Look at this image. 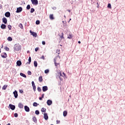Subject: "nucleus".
Returning a JSON list of instances; mask_svg holds the SVG:
<instances>
[{
    "instance_id": "9b49d317",
    "label": "nucleus",
    "mask_w": 125,
    "mask_h": 125,
    "mask_svg": "<svg viewBox=\"0 0 125 125\" xmlns=\"http://www.w3.org/2000/svg\"><path fill=\"white\" fill-rule=\"evenodd\" d=\"M18 107H19V108H20V109H23V108L24 107V105H23V104H22V103H20L18 104Z\"/></svg>"
},
{
    "instance_id": "5701e85b",
    "label": "nucleus",
    "mask_w": 125,
    "mask_h": 125,
    "mask_svg": "<svg viewBox=\"0 0 125 125\" xmlns=\"http://www.w3.org/2000/svg\"><path fill=\"white\" fill-rule=\"evenodd\" d=\"M38 105H40V104L36 103V102H34L33 104V105L34 106V107H37L38 106Z\"/></svg>"
},
{
    "instance_id": "f8f14e48",
    "label": "nucleus",
    "mask_w": 125,
    "mask_h": 125,
    "mask_svg": "<svg viewBox=\"0 0 125 125\" xmlns=\"http://www.w3.org/2000/svg\"><path fill=\"white\" fill-rule=\"evenodd\" d=\"M51 104H52V101L50 100H48L47 101V104L48 105V106H50Z\"/></svg>"
},
{
    "instance_id": "72a5a7b5",
    "label": "nucleus",
    "mask_w": 125,
    "mask_h": 125,
    "mask_svg": "<svg viewBox=\"0 0 125 125\" xmlns=\"http://www.w3.org/2000/svg\"><path fill=\"white\" fill-rule=\"evenodd\" d=\"M107 8H112V5H111V3H108L107 5Z\"/></svg>"
},
{
    "instance_id": "4be33fe9",
    "label": "nucleus",
    "mask_w": 125,
    "mask_h": 125,
    "mask_svg": "<svg viewBox=\"0 0 125 125\" xmlns=\"http://www.w3.org/2000/svg\"><path fill=\"white\" fill-rule=\"evenodd\" d=\"M39 81L40 82V83H42V76L39 77Z\"/></svg>"
},
{
    "instance_id": "7ed1b4c3",
    "label": "nucleus",
    "mask_w": 125,
    "mask_h": 125,
    "mask_svg": "<svg viewBox=\"0 0 125 125\" xmlns=\"http://www.w3.org/2000/svg\"><path fill=\"white\" fill-rule=\"evenodd\" d=\"M31 2L32 4H34L35 5H37L39 3V1L38 0H31Z\"/></svg>"
},
{
    "instance_id": "bf43d9fd",
    "label": "nucleus",
    "mask_w": 125,
    "mask_h": 125,
    "mask_svg": "<svg viewBox=\"0 0 125 125\" xmlns=\"http://www.w3.org/2000/svg\"><path fill=\"white\" fill-rule=\"evenodd\" d=\"M31 113H32V114H34V111H32Z\"/></svg>"
},
{
    "instance_id": "37998d69",
    "label": "nucleus",
    "mask_w": 125,
    "mask_h": 125,
    "mask_svg": "<svg viewBox=\"0 0 125 125\" xmlns=\"http://www.w3.org/2000/svg\"><path fill=\"white\" fill-rule=\"evenodd\" d=\"M32 83V86H36V85L35 84V82H34V81H32V83Z\"/></svg>"
},
{
    "instance_id": "1a4fd4ad",
    "label": "nucleus",
    "mask_w": 125,
    "mask_h": 125,
    "mask_svg": "<svg viewBox=\"0 0 125 125\" xmlns=\"http://www.w3.org/2000/svg\"><path fill=\"white\" fill-rule=\"evenodd\" d=\"M30 33L32 35V36L35 37V38H37V33L33 32L32 30L30 31Z\"/></svg>"
},
{
    "instance_id": "6ab92c4d",
    "label": "nucleus",
    "mask_w": 125,
    "mask_h": 125,
    "mask_svg": "<svg viewBox=\"0 0 125 125\" xmlns=\"http://www.w3.org/2000/svg\"><path fill=\"white\" fill-rule=\"evenodd\" d=\"M49 18H50V20H53L54 19V17H53V14H50L49 15Z\"/></svg>"
},
{
    "instance_id": "5fc2aeb1",
    "label": "nucleus",
    "mask_w": 125,
    "mask_h": 125,
    "mask_svg": "<svg viewBox=\"0 0 125 125\" xmlns=\"http://www.w3.org/2000/svg\"><path fill=\"white\" fill-rule=\"evenodd\" d=\"M2 8V5L0 4V9H1Z\"/></svg>"
},
{
    "instance_id": "cd10ccee",
    "label": "nucleus",
    "mask_w": 125,
    "mask_h": 125,
    "mask_svg": "<svg viewBox=\"0 0 125 125\" xmlns=\"http://www.w3.org/2000/svg\"><path fill=\"white\" fill-rule=\"evenodd\" d=\"M35 12V9L34 8H32L30 10V13H34Z\"/></svg>"
},
{
    "instance_id": "dca6fc26",
    "label": "nucleus",
    "mask_w": 125,
    "mask_h": 125,
    "mask_svg": "<svg viewBox=\"0 0 125 125\" xmlns=\"http://www.w3.org/2000/svg\"><path fill=\"white\" fill-rule=\"evenodd\" d=\"M17 66H21V65H22V62H21V61H17Z\"/></svg>"
},
{
    "instance_id": "e2e57ef3",
    "label": "nucleus",
    "mask_w": 125,
    "mask_h": 125,
    "mask_svg": "<svg viewBox=\"0 0 125 125\" xmlns=\"http://www.w3.org/2000/svg\"><path fill=\"white\" fill-rule=\"evenodd\" d=\"M97 5H99V4L98 3V2L97 3Z\"/></svg>"
},
{
    "instance_id": "8fccbe9b",
    "label": "nucleus",
    "mask_w": 125,
    "mask_h": 125,
    "mask_svg": "<svg viewBox=\"0 0 125 125\" xmlns=\"http://www.w3.org/2000/svg\"><path fill=\"white\" fill-rule=\"evenodd\" d=\"M42 44H43V45H44L45 44V42L42 41Z\"/></svg>"
},
{
    "instance_id": "de8ad7c7",
    "label": "nucleus",
    "mask_w": 125,
    "mask_h": 125,
    "mask_svg": "<svg viewBox=\"0 0 125 125\" xmlns=\"http://www.w3.org/2000/svg\"><path fill=\"white\" fill-rule=\"evenodd\" d=\"M41 59H43V60H44L45 59L44 58V56L42 55V57L41 58Z\"/></svg>"
},
{
    "instance_id": "6e6d98bb",
    "label": "nucleus",
    "mask_w": 125,
    "mask_h": 125,
    "mask_svg": "<svg viewBox=\"0 0 125 125\" xmlns=\"http://www.w3.org/2000/svg\"><path fill=\"white\" fill-rule=\"evenodd\" d=\"M67 11H68V12H71V10H67Z\"/></svg>"
},
{
    "instance_id": "393cba45",
    "label": "nucleus",
    "mask_w": 125,
    "mask_h": 125,
    "mask_svg": "<svg viewBox=\"0 0 125 125\" xmlns=\"http://www.w3.org/2000/svg\"><path fill=\"white\" fill-rule=\"evenodd\" d=\"M34 65L35 67H38V62H37V61H35L34 62Z\"/></svg>"
},
{
    "instance_id": "c9c22d12",
    "label": "nucleus",
    "mask_w": 125,
    "mask_h": 125,
    "mask_svg": "<svg viewBox=\"0 0 125 125\" xmlns=\"http://www.w3.org/2000/svg\"><path fill=\"white\" fill-rule=\"evenodd\" d=\"M35 114H36V115H40V111L38 110H36Z\"/></svg>"
},
{
    "instance_id": "a878e982",
    "label": "nucleus",
    "mask_w": 125,
    "mask_h": 125,
    "mask_svg": "<svg viewBox=\"0 0 125 125\" xmlns=\"http://www.w3.org/2000/svg\"><path fill=\"white\" fill-rule=\"evenodd\" d=\"M46 111V109H45V108H43V107H42V109H41V111H42V112H43V113H45Z\"/></svg>"
},
{
    "instance_id": "a18cd8bd",
    "label": "nucleus",
    "mask_w": 125,
    "mask_h": 125,
    "mask_svg": "<svg viewBox=\"0 0 125 125\" xmlns=\"http://www.w3.org/2000/svg\"><path fill=\"white\" fill-rule=\"evenodd\" d=\"M32 87L34 91H36V86H33Z\"/></svg>"
},
{
    "instance_id": "09e8293b",
    "label": "nucleus",
    "mask_w": 125,
    "mask_h": 125,
    "mask_svg": "<svg viewBox=\"0 0 125 125\" xmlns=\"http://www.w3.org/2000/svg\"><path fill=\"white\" fill-rule=\"evenodd\" d=\"M38 50H39V47H36L35 49V51L37 52V51H38Z\"/></svg>"
},
{
    "instance_id": "39448f33",
    "label": "nucleus",
    "mask_w": 125,
    "mask_h": 125,
    "mask_svg": "<svg viewBox=\"0 0 125 125\" xmlns=\"http://www.w3.org/2000/svg\"><path fill=\"white\" fill-rule=\"evenodd\" d=\"M42 90L43 92H45V91H47V90H48V87L47 86H43L42 87Z\"/></svg>"
},
{
    "instance_id": "0e129e2a",
    "label": "nucleus",
    "mask_w": 125,
    "mask_h": 125,
    "mask_svg": "<svg viewBox=\"0 0 125 125\" xmlns=\"http://www.w3.org/2000/svg\"><path fill=\"white\" fill-rule=\"evenodd\" d=\"M63 74L65 76V73L63 72Z\"/></svg>"
},
{
    "instance_id": "f3484780",
    "label": "nucleus",
    "mask_w": 125,
    "mask_h": 125,
    "mask_svg": "<svg viewBox=\"0 0 125 125\" xmlns=\"http://www.w3.org/2000/svg\"><path fill=\"white\" fill-rule=\"evenodd\" d=\"M4 55H1V56L2 58H6L7 57V54H6V53H3Z\"/></svg>"
},
{
    "instance_id": "7c9ffc66",
    "label": "nucleus",
    "mask_w": 125,
    "mask_h": 125,
    "mask_svg": "<svg viewBox=\"0 0 125 125\" xmlns=\"http://www.w3.org/2000/svg\"><path fill=\"white\" fill-rule=\"evenodd\" d=\"M44 73H45V74H48V73H49V69H47L45 70Z\"/></svg>"
},
{
    "instance_id": "f257e3e1",
    "label": "nucleus",
    "mask_w": 125,
    "mask_h": 125,
    "mask_svg": "<svg viewBox=\"0 0 125 125\" xmlns=\"http://www.w3.org/2000/svg\"><path fill=\"white\" fill-rule=\"evenodd\" d=\"M14 47L16 51H19V50H21V45L20 44H15Z\"/></svg>"
},
{
    "instance_id": "a19ab883",
    "label": "nucleus",
    "mask_w": 125,
    "mask_h": 125,
    "mask_svg": "<svg viewBox=\"0 0 125 125\" xmlns=\"http://www.w3.org/2000/svg\"><path fill=\"white\" fill-rule=\"evenodd\" d=\"M27 74L28 75H29V76H31V75H32V72H31V71H28L27 72Z\"/></svg>"
},
{
    "instance_id": "774afa93",
    "label": "nucleus",
    "mask_w": 125,
    "mask_h": 125,
    "mask_svg": "<svg viewBox=\"0 0 125 125\" xmlns=\"http://www.w3.org/2000/svg\"><path fill=\"white\" fill-rule=\"evenodd\" d=\"M0 52H1V50L0 49Z\"/></svg>"
},
{
    "instance_id": "bb28decb",
    "label": "nucleus",
    "mask_w": 125,
    "mask_h": 125,
    "mask_svg": "<svg viewBox=\"0 0 125 125\" xmlns=\"http://www.w3.org/2000/svg\"><path fill=\"white\" fill-rule=\"evenodd\" d=\"M58 77L59 78V79H60V80H61V77H61V76H62V73H61V72H58Z\"/></svg>"
},
{
    "instance_id": "473e14b6",
    "label": "nucleus",
    "mask_w": 125,
    "mask_h": 125,
    "mask_svg": "<svg viewBox=\"0 0 125 125\" xmlns=\"http://www.w3.org/2000/svg\"><path fill=\"white\" fill-rule=\"evenodd\" d=\"M73 38V35L72 34H69L67 37L68 39H71Z\"/></svg>"
},
{
    "instance_id": "c03bdc74",
    "label": "nucleus",
    "mask_w": 125,
    "mask_h": 125,
    "mask_svg": "<svg viewBox=\"0 0 125 125\" xmlns=\"http://www.w3.org/2000/svg\"><path fill=\"white\" fill-rule=\"evenodd\" d=\"M64 36V33H62V36H61V39H64V37H63Z\"/></svg>"
},
{
    "instance_id": "423d86ee",
    "label": "nucleus",
    "mask_w": 125,
    "mask_h": 125,
    "mask_svg": "<svg viewBox=\"0 0 125 125\" xmlns=\"http://www.w3.org/2000/svg\"><path fill=\"white\" fill-rule=\"evenodd\" d=\"M24 110H25V112H30V107H29V106H28L27 105H25L24 106Z\"/></svg>"
},
{
    "instance_id": "58836bf2",
    "label": "nucleus",
    "mask_w": 125,
    "mask_h": 125,
    "mask_svg": "<svg viewBox=\"0 0 125 125\" xmlns=\"http://www.w3.org/2000/svg\"><path fill=\"white\" fill-rule=\"evenodd\" d=\"M40 21L39 20L36 21V25H40Z\"/></svg>"
},
{
    "instance_id": "f03ea898",
    "label": "nucleus",
    "mask_w": 125,
    "mask_h": 125,
    "mask_svg": "<svg viewBox=\"0 0 125 125\" xmlns=\"http://www.w3.org/2000/svg\"><path fill=\"white\" fill-rule=\"evenodd\" d=\"M58 58H60V57L59 56H57L54 60L55 66H56V67H57V66L59 65V63L56 62V59H58Z\"/></svg>"
},
{
    "instance_id": "a211bd4d",
    "label": "nucleus",
    "mask_w": 125,
    "mask_h": 125,
    "mask_svg": "<svg viewBox=\"0 0 125 125\" xmlns=\"http://www.w3.org/2000/svg\"><path fill=\"white\" fill-rule=\"evenodd\" d=\"M32 120L33 122L35 123V124H37L38 121L37 120V118L36 117H33Z\"/></svg>"
},
{
    "instance_id": "13d9d810",
    "label": "nucleus",
    "mask_w": 125,
    "mask_h": 125,
    "mask_svg": "<svg viewBox=\"0 0 125 125\" xmlns=\"http://www.w3.org/2000/svg\"><path fill=\"white\" fill-rule=\"evenodd\" d=\"M97 8H99V5H97Z\"/></svg>"
},
{
    "instance_id": "4d7b16f0",
    "label": "nucleus",
    "mask_w": 125,
    "mask_h": 125,
    "mask_svg": "<svg viewBox=\"0 0 125 125\" xmlns=\"http://www.w3.org/2000/svg\"><path fill=\"white\" fill-rule=\"evenodd\" d=\"M78 43H81V41H78Z\"/></svg>"
},
{
    "instance_id": "603ef678",
    "label": "nucleus",
    "mask_w": 125,
    "mask_h": 125,
    "mask_svg": "<svg viewBox=\"0 0 125 125\" xmlns=\"http://www.w3.org/2000/svg\"><path fill=\"white\" fill-rule=\"evenodd\" d=\"M52 9H53L54 10H56V7H52Z\"/></svg>"
},
{
    "instance_id": "49530a36",
    "label": "nucleus",
    "mask_w": 125,
    "mask_h": 125,
    "mask_svg": "<svg viewBox=\"0 0 125 125\" xmlns=\"http://www.w3.org/2000/svg\"><path fill=\"white\" fill-rule=\"evenodd\" d=\"M14 117H15V118H17V117H18V114H17V113H15V114H14Z\"/></svg>"
},
{
    "instance_id": "4468645a",
    "label": "nucleus",
    "mask_w": 125,
    "mask_h": 125,
    "mask_svg": "<svg viewBox=\"0 0 125 125\" xmlns=\"http://www.w3.org/2000/svg\"><path fill=\"white\" fill-rule=\"evenodd\" d=\"M0 28H1V29L4 30L5 29H6V25H5V24L2 23L0 26Z\"/></svg>"
},
{
    "instance_id": "412c9836",
    "label": "nucleus",
    "mask_w": 125,
    "mask_h": 125,
    "mask_svg": "<svg viewBox=\"0 0 125 125\" xmlns=\"http://www.w3.org/2000/svg\"><path fill=\"white\" fill-rule=\"evenodd\" d=\"M20 76H21V77H23V78H27V76H26V75L23 73H21Z\"/></svg>"
},
{
    "instance_id": "4c0bfd02",
    "label": "nucleus",
    "mask_w": 125,
    "mask_h": 125,
    "mask_svg": "<svg viewBox=\"0 0 125 125\" xmlns=\"http://www.w3.org/2000/svg\"><path fill=\"white\" fill-rule=\"evenodd\" d=\"M37 90L39 91V92H41V91H42V88H41L40 87H38Z\"/></svg>"
},
{
    "instance_id": "f704fd0d",
    "label": "nucleus",
    "mask_w": 125,
    "mask_h": 125,
    "mask_svg": "<svg viewBox=\"0 0 125 125\" xmlns=\"http://www.w3.org/2000/svg\"><path fill=\"white\" fill-rule=\"evenodd\" d=\"M30 8H31V5H30V4L27 5L26 7V9H27V10H29Z\"/></svg>"
},
{
    "instance_id": "20e7f679",
    "label": "nucleus",
    "mask_w": 125,
    "mask_h": 125,
    "mask_svg": "<svg viewBox=\"0 0 125 125\" xmlns=\"http://www.w3.org/2000/svg\"><path fill=\"white\" fill-rule=\"evenodd\" d=\"M9 108H10L11 110H12V111H14V110H15V105L11 104H9Z\"/></svg>"
},
{
    "instance_id": "69168bd1",
    "label": "nucleus",
    "mask_w": 125,
    "mask_h": 125,
    "mask_svg": "<svg viewBox=\"0 0 125 125\" xmlns=\"http://www.w3.org/2000/svg\"><path fill=\"white\" fill-rule=\"evenodd\" d=\"M71 20H72V19H69V21H71Z\"/></svg>"
},
{
    "instance_id": "9d476101",
    "label": "nucleus",
    "mask_w": 125,
    "mask_h": 125,
    "mask_svg": "<svg viewBox=\"0 0 125 125\" xmlns=\"http://www.w3.org/2000/svg\"><path fill=\"white\" fill-rule=\"evenodd\" d=\"M22 9L21 7L17 8L16 13H20V12H21V11H22Z\"/></svg>"
},
{
    "instance_id": "338daca9",
    "label": "nucleus",
    "mask_w": 125,
    "mask_h": 125,
    "mask_svg": "<svg viewBox=\"0 0 125 125\" xmlns=\"http://www.w3.org/2000/svg\"><path fill=\"white\" fill-rule=\"evenodd\" d=\"M64 18H66V16H64Z\"/></svg>"
},
{
    "instance_id": "2f4dec72",
    "label": "nucleus",
    "mask_w": 125,
    "mask_h": 125,
    "mask_svg": "<svg viewBox=\"0 0 125 125\" xmlns=\"http://www.w3.org/2000/svg\"><path fill=\"white\" fill-rule=\"evenodd\" d=\"M19 27H20V28H21V29H23V24H22V23H20Z\"/></svg>"
},
{
    "instance_id": "3c124183",
    "label": "nucleus",
    "mask_w": 125,
    "mask_h": 125,
    "mask_svg": "<svg viewBox=\"0 0 125 125\" xmlns=\"http://www.w3.org/2000/svg\"><path fill=\"white\" fill-rule=\"evenodd\" d=\"M19 92H20V93H23V91H22V90H19Z\"/></svg>"
},
{
    "instance_id": "680f3d73",
    "label": "nucleus",
    "mask_w": 125,
    "mask_h": 125,
    "mask_svg": "<svg viewBox=\"0 0 125 125\" xmlns=\"http://www.w3.org/2000/svg\"><path fill=\"white\" fill-rule=\"evenodd\" d=\"M29 51H27V53H29Z\"/></svg>"
},
{
    "instance_id": "0eeeda50",
    "label": "nucleus",
    "mask_w": 125,
    "mask_h": 125,
    "mask_svg": "<svg viewBox=\"0 0 125 125\" xmlns=\"http://www.w3.org/2000/svg\"><path fill=\"white\" fill-rule=\"evenodd\" d=\"M13 94L15 98H17V97H18V92H17V91L15 90V91L13 92Z\"/></svg>"
},
{
    "instance_id": "c85d7f7f",
    "label": "nucleus",
    "mask_w": 125,
    "mask_h": 125,
    "mask_svg": "<svg viewBox=\"0 0 125 125\" xmlns=\"http://www.w3.org/2000/svg\"><path fill=\"white\" fill-rule=\"evenodd\" d=\"M31 62H32V59L31 58V57H29L28 59V64H30Z\"/></svg>"
},
{
    "instance_id": "864d4df0",
    "label": "nucleus",
    "mask_w": 125,
    "mask_h": 125,
    "mask_svg": "<svg viewBox=\"0 0 125 125\" xmlns=\"http://www.w3.org/2000/svg\"><path fill=\"white\" fill-rule=\"evenodd\" d=\"M57 124H60V121L57 120Z\"/></svg>"
},
{
    "instance_id": "c756f323",
    "label": "nucleus",
    "mask_w": 125,
    "mask_h": 125,
    "mask_svg": "<svg viewBox=\"0 0 125 125\" xmlns=\"http://www.w3.org/2000/svg\"><path fill=\"white\" fill-rule=\"evenodd\" d=\"M44 97V94H42V97H40L39 98V100H42V98H43V97Z\"/></svg>"
},
{
    "instance_id": "2eb2a0df",
    "label": "nucleus",
    "mask_w": 125,
    "mask_h": 125,
    "mask_svg": "<svg viewBox=\"0 0 125 125\" xmlns=\"http://www.w3.org/2000/svg\"><path fill=\"white\" fill-rule=\"evenodd\" d=\"M5 17H10V12H6L5 13Z\"/></svg>"
},
{
    "instance_id": "b1692460",
    "label": "nucleus",
    "mask_w": 125,
    "mask_h": 125,
    "mask_svg": "<svg viewBox=\"0 0 125 125\" xmlns=\"http://www.w3.org/2000/svg\"><path fill=\"white\" fill-rule=\"evenodd\" d=\"M67 111H64L63 112V117H66V116H67Z\"/></svg>"
},
{
    "instance_id": "ddd939ff",
    "label": "nucleus",
    "mask_w": 125,
    "mask_h": 125,
    "mask_svg": "<svg viewBox=\"0 0 125 125\" xmlns=\"http://www.w3.org/2000/svg\"><path fill=\"white\" fill-rule=\"evenodd\" d=\"M3 23H4L5 24H6L7 23V19H6V18H3L2 19Z\"/></svg>"
},
{
    "instance_id": "6e6552de",
    "label": "nucleus",
    "mask_w": 125,
    "mask_h": 125,
    "mask_svg": "<svg viewBox=\"0 0 125 125\" xmlns=\"http://www.w3.org/2000/svg\"><path fill=\"white\" fill-rule=\"evenodd\" d=\"M43 116L44 120H45V121H47V120H48V115H47V113H44L43 114Z\"/></svg>"
},
{
    "instance_id": "ea45409f",
    "label": "nucleus",
    "mask_w": 125,
    "mask_h": 125,
    "mask_svg": "<svg viewBox=\"0 0 125 125\" xmlns=\"http://www.w3.org/2000/svg\"><path fill=\"white\" fill-rule=\"evenodd\" d=\"M7 27H8V28L9 29V30H11V28H12V27L11 25H8L7 26Z\"/></svg>"
},
{
    "instance_id": "052dcab7",
    "label": "nucleus",
    "mask_w": 125,
    "mask_h": 125,
    "mask_svg": "<svg viewBox=\"0 0 125 125\" xmlns=\"http://www.w3.org/2000/svg\"><path fill=\"white\" fill-rule=\"evenodd\" d=\"M7 125H10V123H8Z\"/></svg>"
},
{
    "instance_id": "79ce46f5",
    "label": "nucleus",
    "mask_w": 125,
    "mask_h": 125,
    "mask_svg": "<svg viewBox=\"0 0 125 125\" xmlns=\"http://www.w3.org/2000/svg\"><path fill=\"white\" fill-rule=\"evenodd\" d=\"M5 50L6 51H9V48L7 47H5Z\"/></svg>"
},
{
    "instance_id": "e433bc0d",
    "label": "nucleus",
    "mask_w": 125,
    "mask_h": 125,
    "mask_svg": "<svg viewBox=\"0 0 125 125\" xmlns=\"http://www.w3.org/2000/svg\"><path fill=\"white\" fill-rule=\"evenodd\" d=\"M7 40L9 42H11V41H12V38L9 37H8Z\"/></svg>"
},
{
    "instance_id": "aec40b11",
    "label": "nucleus",
    "mask_w": 125,
    "mask_h": 125,
    "mask_svg": "<svg viewBox=\"0 0 125 125\" xmlns=\"http://www.w3.org/2000/svg\"><path fill=\"white\" fill-rule=\"evenodd\" d=\"M7 86H8V85H4L2 88V89H3V90H5V89H6V88L7 87Z\"/></svg>"
}]
</instances>
